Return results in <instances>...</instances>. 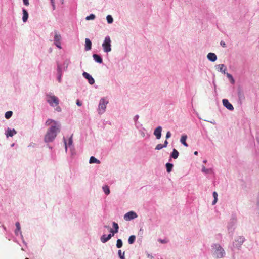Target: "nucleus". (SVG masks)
I'll use <instances>...</instances> for the list:
<instances>
[{"instance_id": "nucleus-1", "label": "nucleus", "mask_w": 259, "mask_h": 259, "mask_svg": "<svg viewBox=\"0 0 259 259\" xmlns=\"http://www.w3.org/2000/svg\"><path fill=\"white\" fill-rule=\"evenodd\" d=\"M46 125L50 126L44 137V141L46 143L52 142L60 132V125L54 120L49 119L46 122Z\"/></svg>"}, {"instance_id": "nucleus-2", "label": "nucleus", "mask_w": 259, "mask_h": 259, "mask_svg": "<svg viewBox=\"0 0 259 259\" xmlns=\"http://www.w3.org/2000/svg\"><path fill=\"white\" fill-rule=\"evenodd\" d=\"M47 101L50 106L53 107L56 106L59 104L58 98L54 95H47Z\"/></svg>"}, {"instance_id": "nucleus-3", "label": "nucleus", "mask_w": 259, "mask_h": 259, "mask_svg": "<svg viewBox=\"0 0 259 259\" xmlns=\"http://www.w3.org/2000/svg\"><path fill=\"white\" fill-rule=\"evenodd\" d=\"M103 50L105 52H109L111 51V40L109 36L105 37L104 42L102 44Z\"/></svg>"}, {"instance_id": "nucleus-4", "label": "nucleus", "mask_w": 259, "mask_h": 259, "mask_svg": "<svg viewBox=\"0 0 259 259\" xmlns=\"http://www.w3.org/2000/svg\"><path fill=\"white\" fill-rule=\"evenodd\" d=\"M216 248L214 252L213 255L217 258H221L223 256L224 252V250L219 245H215Z\"/></svg>"}, {"instance_id": "nucleus-5", "label": "nucleus", "mask_w": 259, "mask_h": 259, "mask_svg": "<svg viewBox=\"0 0 259 259\" xmlns=\"http://www.w3.org/2000/svg\"><path fill=\"white\" fill-rule=\"evenodd\" d=\"M108 102L106 101L104 99H102L99 103V113L100 114L103 113L106 108V105L108 104Z\"/></svg>"}, {"instance_id": "nucleus-6", "label": "nucleus", "mask_w": 259, "mask_h": 259, "mask_svg": "<svg viewBox=\"0 0 259 259\" xmlns=\"http://www.w3.org/2000/svg\"><path fill=\"white\" fill-rule=\"evenodd\" d=\"M61 38V35L59 34L57 31H55L54 36V44L58 48L60 49L61 48L60 42Z\"/></svg>"}, {"instance_id": "nucleus-7", "label": "nucleus", "mask_w": 259, "mask_h": 259, "mask_svg": "<svg viewBox=\"0 0 259 259\" xmlns=\"http://www.w3.org/2000/svg\"><path fill=\"white\" fill-rule=\"evenodd\" d=\"M137 217L138 215L134 211H130L124 215V219L126 221H130L136 218Z\"/></svg>"}, {"instance_id": "nucleus-8", "label": "nucleus", "mask_w": 259, "mask_h": 259, "mask_svg": "<svg viewBox=\"0 0 259 259\" xmlns=\"http://www.w3.org/2000/svg\"><path fill=\"white\" fill-rule=\"evenodd\" d=\"M223 105L229 110L232 111L234 110L233 105L229 102L227 99H224L222 101Z\"/></svg>"}, {"instance_id": "nucleus-9", "label": "nucleus", "mask_w": 259, "mask_h": 259, "mask_svg": "<svg viewBox=\"0 0 259 259\" xmlns=\"http://www.w3.org/2000/svg\"><path fill=\"white\" fill-rule=\"evenodd\" d=\"M82 75L85 78L88 80L89 83L90 84H93L94 83V79L89 73L84 72Z\"/></svg>"}, {"instance_id": "nucleus-10", "label": "nucleus", "mask_w": 259, "mask_h": 259, "mask_svg": "<svg viewBox=\"0 0 259 259\" xmlns=\"http://www.w3.org/2000/svg\"><path fill=\"white\" fill-rule=\"evenodd\" d=\"M162 127L160 126H158L154 131V135L157 139H160L161 136Z\"/></svg>"}, {"instance_id": "nucleus-11", "label": "nucleus", "mask_w": 259, "mask_h": 259, "mask_svg": "<svg viewBox=\"0 0 259 259\" xmlns=\"http://www.w3.org/2000/svg\"><path fill=\"white\" fill-rule=\"evenodd\" d=\"M113 236V235H111V234H109L108 235H103L101 237V241L103 243H105L107 241H108L110 238Z\"/></svg>"}, {"instance_id": "nucleus-12", "label": "nucleus", "mask_w": 259, "mask_h": 259, "mask_svg": "<svg viewBox=\"0 0 259 259\" xmlns=\"http://www.w3.org/2000/svg\"><path fill=\"white\" fill-rule=\"evenodd\" d=\"M85 50L89 51L91 49L92 43L89 38H85Z\"/></svg>"}, {"instance_id": "nucleus-13", "label": "nucleus", "mask_w": 259, "mask_h": 259, "mask_svg": "<svg viewBox=\"0 0 259 259\" xmlns=\"http://www.w3.org/2000/svg\"><path fill=\"white\" fill-rule=\"evenodd\" d=\"M207 58L209 60L212 62L215 61L217 58L216 55L212 53H208L207 55Z\"/></svg>"}, {"instance_id": "nucleus-14", "label": "nucleus", "mask_w": 259, "mask_h": 259, "mask_svg": "<svg viewBox=\"0 0 259 259\" xmlns=\"http://www.w3.org/2000/svg\"><path fill=\"white\" fill-rule=\"evenodd\" d=\"M16 131L14 130V129H13V130H11L10 128H8L7 131V133H6V136L7 137H12L15 134H16Z\"/></svg>"}, {"instance_id": "nucleus-15", "label": "nucleus", "mask_w": 259, "mask_h": 259, "mask_svg": "<svg viewBox=\"0 0 259 259\" xmlns=\"http://www.w3.org/2000/svg\"><path fill=\"white\" fill-rule=\"evenodd\" d=\"M238 96L239 98V100L240 102H242L244 100L245 96L243 91H242L241 90H239L238 91Z\"/></svg>"}, {"instance_id": "nucleus-16", "label": "nucleus", "mask_w": 259, "mask_h": 259, "mask_svg": "<svg viewBox=\"0 0 259 259\" xmlns=\"http://www.w3.org/2000/svg\"><path fill=\"white\" fill-rule=\"evenodd\" d=\"M93 57L95 61H96L98 63H102L103 62L102 59L99 55L97 54H94L93 55Z\"/></svg>"}, {"instance_id": "nucleus-17", "label": "nucleus", "mask_w": 259, "mask_h": 259, "mask_svg": "<svg viewBox=\"0 0 259 259\" xmlns=\"http://www.w3.org/2000/svg\"><path fill=\"white\" fill-rule=\"evenodd\" d=\"M23 21L24 22H25L27 20L28 18V13L26 10L24 9L23 10Z\"/></svg>"}, {"instance_id": "nucleus-18", "label": "nucleus", "mask_w": 259, "mask_h": 259, "mask_svg": "<svg viewBox=\"0 0 259 259\" xmlns=\"http://www.w3.org/2000/svg\"><path fill=\"white\" fill-rule=\"evenodd\" d=\"M187 135H183L182 137H181V142L186 147H188V145L187 144V143H186V140H187Z\"/></svg>"}, {"instance_id": "nucleus-19", "label": "nucleus", "mask_w": 259, "mask_h": 259, "mask_svg": "<svg viewBox=\"0 0 259 259\" xmlns=\"http://www.w3.org/2000/svg\"><path fill=\"white\" fill-rule=\"evenodd\" d=\"M179 156V152L176 149H174L172 152L171 154V157L173 158L174 159H177Z\"/></svg>"}, {"instance_id": "nucleus-20", "label": "nucleus", "mask_w": 259, "mask_h": 259, "mask_svg": "<svg viewBox=\"0 0 259 259\" xmlns=\"http://www.w3.org/2000/svg\"><path fill=\"white\" fill-rule=\"evenodd\" d=\"M90 163H100V161L94 156H91L90 159Z\"/></svg>"}, {"instance_id": "nucleus-21", "label": "nucleus", "mask_w": 259, "mask_h": 259, "mask_svg": "<svg viewBox=\"0 0 259 259\" xmlns=\"http://www.w3.org/2000/svg\"><path fill=\"white\" fill-rule=\"evenodd\" d=\"M102 188H103V190L104 193H105V194L108 195L110 194V189H109V187L107 185H105V186H103Z\"/></svg>"}, {"instance_id": "nucleus-22", "label": "nucleus", "mask_w": 259, "mask_h": 259, "mask_svg": "<svg viewBox=\"0 0 259 259\" xmlns=\"http://www.w3.org/2000/svg\"><path fill=\"white\" fill-rule=\"evenodd\" d=\"M166 170L168 172H170L173 167V164L170 163H167L166 164Z\"/></svg>"}, {"instance_id": "nucleus-23", "label": "nucleus", "mask_w": 259, "mask_h": 259, "mask_svg": "<svg viewBox=\"0 0 259 259\" xmlns=\"http://www.w3.org/2000/svg\"><path fill=\"white\" fill-rule=\"evenodd\" d=\"M135 239H136V236L135 235H131V236H130L128 240L129 244H133L135 242Z\"/></svg>"}, {"instance_id": "nucleus-24", "label": "nucleus", "mask_w": 259, "mask_h": 259, "mask_svg": "<svg viewBox=\"0 0 259 259\" xmlns=\"http://www.w3.org/2000/svg\"><path fill=\"white\" fill-rule=\"evenodd\" d=\"M213 196L214 197V200L213 201L212 204V205H214L216 203V202H217V200H218V198H217V197H218V194H217V193L216 192H214L213 193Z\"/></svg>"}, {"instance_id": "nucleus-25", "label": "nucleus", "mask_w": 259, "mask_h": 259, "mask_svg": "<svg viewBox=\"0 0 259 259\" xmlns=\"http://www.w3.org/2000/svg\"><path fill=\"white\" fill-rule=\"evenodd\" d=\"M12 111H7L6 112L5 116L6 119H9L12 115Z\"/></svg>"}, {"instance_id": "nucleus-26", "label": "nucleus", "mask_w": 259, "mask_h": 259, "mask_svg": "<svg viewBox=\"0 0 259 259\" xmlns=\"http://www.w3.org/2000/svg\"><path fill=\"white\" fill-rule=\"evenodd\" d=\"M116 246L118 248H120L122 246V241L121 239H119L117 240Z\"/></svg>"}, {"instance_id": "nucleus-27", "label": "nucleus", "mask_w": 259, "mask_h": 259, "mask_svg": "<svg viewBox=\"0 0 259 259\" xmlns=\"http://www.w3.org/2000/svg\"><path fill=\"white\" fill-rule=\"evenodd\" d=\"M113 226L115 229V233H117L118 231V228H119L118 224L115 222H113Z\"/></svg>"}, {"instance_id": "nucleus-28", "label": "nucleus", "mask_w": 259, "mask_h": 259, "mask_svg": "<svg viewBox=\"0 0 259 259\" xmlns=\"http://www.w3.org/2000/svg\"><path fill=\"white\" fill-rule=\"evenodd\" d=\"M108 23H112L113 22V18L111 15H108L106 17Z\"/></svg>"}, {"instance_id": "nucleus-29", "label": "nucleus", "mask_w": 259, "mask_h": 259, "mask_svg": "<svg viewBox=\"0 0 259 259\" xmlns=\"http://www.w3.org/2000/svg\"><path fill=\"white\" fill-rule=\"evenodd\" d=\"M95 15L92 14L90 15L89 16H87L85 18V19L87 20H94L95 19Z\"/></svg>"}, {"instance_id": "nucleus-30", "label": "nucleus", "mask_w": 259, "mask_h": 259, "mask_svg": "<svg viewBox=\"0 0 259 259\" xmlns=\"http://www.w3.org/2000/svg\"><path fill=\"white\" fill-rule=\"evenodd\" d=\"M224 64H219L218 65V68L221 71V72H225L224 68Z\"/></svg>"}, {"instance_id": "nucleus-31", "label": "nucleus", "mask_w": 259, "mask_h": 259, "mask_svg": "<svg viewBox=\"0 0 259 259\" xmlns=\"http://www.w3.org/2000/svg\"><path fill=\"white\" fill-rule=\"evenodd\" d=\"M118 255L121 259H124V252H122L121 250H118Z\"/></svg>"}, {"instance_id": "nucleus-32", "label": "nucleus", "mask_w": 259, "mask_h": 259, "mask_svg": "<svg viewBox=\"0 0 259 259\" xmlns=\"http://www.w3.org/2000/svg\"><path fill=\"white\" fill-rule=\"evenodd\" d=\"M163 148H164L163 144H159L157 145V146H156L155 149L157 150H159L162 149Z\"/></svg>"}, {"instance_id": "nucleus-33", "label": "nucleus", "mask_w": 259, "mask_h": 259, "mask_svg": "<svg viewBox=\"0 0 259 259\" xmlns=\"http://www.w3.org/2000/svg\"><path fill=\"white\" fill-rule=\"evenodd\" d=\"M202 171L203 172H205V173H209L211 171V169H207L204 166H203L202 167Z\"/></svg>"}, {"instance_id": "nucleus-34", "label": "nucleus", "mask_w": 259, "mask_h": 259, "mask_svg": "<svg viewBox=\"0 0 259 259\" xmlns=\"http://www.w3.org/2000/svg\"><path fill=\"white\" fill-rule=\"evenodd\" d=\"M16 226L17 227V229L19 231L20 229V225L19 222H16Z\"/></svg>"}, {"instance_id": "nucleus-35", "label": "nucleus", "mask_w": 259, "mask_h": 259, "mask_svg": "<svg viewBox=\"0 0 259 259\" xmlns=\"http://www.w3.org/2000/svg\"><path fill=\"white\" fill-rule=\"evenodd\" d=\"M171 136V133L169 131L167 132L166 135V138L167 139Z\"/></svg>"}, {"instance_id": "nucleus-36", "label": "nucleus", "mask_w": 259, "mask_h": 259, "mask_svg": "<svg viewBox=\"0 0 259 259\" xmlns=\"http://www.w3.org/2000/svg\"><path fill=\"white\" fill-rule=\"evenodd\" d=\"M23 3H24V5H25L26 6L29 5V0H23Z\"/></svg>"}, {"instance_id": "nucleus-37", "label": "nucleus", "mask_w": 259, "mask_h": 259, "mask_svg": "<svg viewBox=\"0 0 259 259\" xmlns=\"http://www.w3.org/2000/svg\"><path fill=\"white\" fill-rule=\"evenodd\" d=\"M220 44L222 46V47H223V48L226 47V44L225 42L221 41L220 42Z\"/></svg>"}, {"instance_id": "nucleus-38", "label": "nucleus", "mask_w": 259, "mask_h": 259, "mask_svg": "<svg viewBox=\"0 0 259 259\" xmlns=\"http://www.w3.org/2000/svg\"><path fill=\"white\" fill-rule=\"evenodd\" d=\"M168 144V142L167 140H165L164 144H163L164 148L166 147Z\"/></svg>"}, {"instance_id": "nucleus-39", "label": "nucleus", "mask_w": 259, "mask_h": 259, "mask_svg": "<svg viewBox=\"0 0 259 259\" xmlns=\"http://www.w3.org/2000/svg\"><path fill=\"white\" fill-rule=\"evenodd\" d=\"M72 143V137H71L69 138L68 144L70 145H71Z\"/></svg>"}, {"instance_id": "nucleus-40", "label": "nucleus", "mask_w": 259, "mask_h": 259, "mask_svg": "<svg viewBox=\"0 0 259 259\" xmlns=\"http://www.w3.org/2000/svg\"><path fill=\"white\" fill-rule=\"evenodd\" d=\"M76 104L79 106H80L81 105V103L78 100H77L76 101Z\"/></svg>"}, {"instance_id": "nucleus-41", "label": "nucleus", "mask_w": 259, "mask_h": 259, "mask_svg": "<svg viewBox=\"0 0 259 259\" xmlns=\"http://www.w3.org/2000/svg\"><path fill=\"white\" fill-rule=\"evenodd\" d=\"M51 4H52V7H53V9L55 10V2H53V3H51Z\"/></svg>"}, {"instance_id": "nucleus-42", "label": "nucleus", "mask_w": 259, "mask_h": 259, "mask_svg": "<svg viewBox=\"0 0 259 259\" xmlns=\"http://www.w3.org/2000/svg\"><path fill=\"white\" fill-rule=\"evenodd\" d=\"M110 231L111 233H112V234H111V235H113V236L114 235V233H115V230L114 231L112 229H111Z\"/></svg>"}, {"instance_id": "nucleus-43", "label": "nucleus", "mask_w": 259, "mask_h": 259, "mask_svg": "<svg viewBox=\"0 0 259 259\" xmlns=\"http://www.w3.org/2000/svg\"><path fill=\"white\" fill-rule=\"evenodd\" d=\"M138 118H139V116H138V115H136V116H135V119L136 120H137V119H138Z\"/></svg>"}, {"instance_id": "nucleus-44", "label": "nucleus", "mask_w": 259, "mask_h": 259, "mask_svg": "<svg viewBox=\"0 0 259 259\" xmlns=\"http://www.w3.org/2000/svg\"><path fill=\"white\" fill-rule=\"evenodd\" d=\"M195 155H197L198 154V152L197 151H195L194 152V153Z\"/></svg>"}, {"instance_id": "nucleus-45", "label": "nucleus", "mask_w": 259, "mask_h": 259, "mask_svg": "<svg viewBox=\"0 0 259 259\" xmlns=\"http://www.w3.org/2000/svg\"><path fill=\"white\" fill-rule=\"evenodd\" d=\"M161 243H165V242L164 240H159Z\"/></svg>"}, {"instance_id": "nucleus-46", "label": "nucleus", "mask_w": 259, "mask_h": 259, "mask_svg": "<svg viewBox=\"0 0 259 259\" xmlns=\"http://www.w3.org/2000/svg\"><path fill=\"white\" fill-rule=\"evenodd\" d=\"M65 149H67L66 142L65 141Z\"/></svg>"}, {"instance_id": "nucleus-47", "label": "nucleus", "mask_w": 259, "mask_h": 259, "mask_svg": "<svg viewBox=\"0 0 259 259\" xmlns=\"http://www.w3.org/2000/svg\"><path fill=\"white\" fill-rule=\"evenodd\" d=\"M240 239H241V241H241V242H243V241H244V239H243V238H240Z\"/></svg>"}, {"instance_id": "nucleus-48", "label": "nucleus", "mask_w": 259, "mask_h": 259, "mask_svg": "<svg viewBox=\"0 0 259 259\" xmlns=\"http://www.w3.org/2000/svg\"><path fill=\"white\" fill-rule=\"evenodd\" d=\"M51 3H53V2H55V0H50Z\"/></svg>"}, {"instance_id": "nucleus-49", "label": "nucleus", "mask_w": 259, "mask_h": 259, "mask_svg": "<svg viewBox=\"0 0 259 259\" xmlns=\"http://www.w3.org/2000/svg\"><path fill=\"white\" fill-rule=\"evenodd\" d=\"M57 110H58V111H60L61 110V109H60V108H57Z\"/></svg>"}, {"instance_id": "nucleus-50", "label": "nucleus", "mask_w": 259, "mask_h": 259, "mask_svg": "<svg viewBox=\"0 0 259 259\" xmlns=\"http://www.w3.org/2000/svg\"><path fill=\"white\" fill-rule=\"evenodd\" d=\"M203 162L205 163L206 162V160H204Z\"/></svg>"}, {"instance_id": "nucleus-51", "label": "nucleus", "mask_w": 259, "mask_h": 259, "mask_svg": "<svg viewBox=\"0 0 259 259\" xmlns=\"http://www.w3.org/2000/svg\"><path fill=\"white\" fill-rule=\"evenodd\" d=\"M58 79H59V81H60V77H59V78H58Z\"/></svg>"}, {"instance_id": "nucleus-52", "label": "nucleus", "mask_w": 259, "mask_h": 259, "mask_svg": "<svg viewBox=\"0 0 259 259\" xmlns=\"http://www.w3.org/2000/svg\"><path fill=\"white\" fill-rule=\"evenodd\" d=\"M25 259H28V258H26Z\"/></svg>"}]
</instances>
